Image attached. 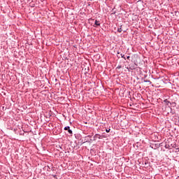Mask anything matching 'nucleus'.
I'll list each match as a JSON object with an SVG mask.
<instances>
[{"mask_svg":"<svg viewBox=\"0 0 179 179\" xmlns=\"http://www.w3.org/2000/svg\"><path fill=\"white\" fill-rule=\"evenodd\" d=\"M117 31L119 33H122V31H125V29H124V28L122 27V25H121L120 27L117 29Z\"/></svg>","mask_w":179,"mask_h":179,"instance_id":"1","label":"nucleus"},{"mask_svg":"<svg viewBox=\"0 0 179 179\" xmlns=\"http://www.w3.org/2000/svg\"><path fill=\"white\" fill-rule=\"evenodd\" d=\"M106 132H110V129H106Z\"/></svg>","mask_w":179,"mask_h":179,"instance_id":"8","label":"nucleus"},{"mask_svg":"<svg viewBox=\"0 0 179 179\" xmlns=\"http://www.w3.org/2000/svg\"><path fill=\"white\" fill-rule=\"evenodd\" d=\"M129 58H131L130 56H127V59H129Z\"/></svg>","mask_w":179,"mask_h":179,"instance_id":"7","label":"nucleus"},{"mask_svg":"<svg viewBox=\"0 0 179 179\" xmlns=\"http://www.w3.org/2000/svg\"><path fill=\"white\" fill-rule=\"evenodd\" d=\"M97 138H98V139H100V135L96 134V135L94 136V139H97Z\"/></svg>","mask_w":179,"mask_h":179,"instance_id":"3","label":"nucleus"},{"mask_svg":"<svg viewBox=\"0 0 179 179\" xmlns=\"http://www.w3.org/2000/svg\"><path fill=\"white\" fill-rule=\"evenodd\" d=\"M94 24H95L94 27H97V26H100V21L95 20Z\"/></svg>","mask_w":179,"mask_h":179,"instance_id":"2","label":"nucleus"},{"mask_svg":"<svg viewBox=\"0 0 179 179\" xmlns=\"http://www.w3.org/2000/svg\"><path fill=\"white\" fill-rule=\"evenodd\" d=\"M68 132H69V134H70L71 135H72V130H71V129H69L68 130Z\"/></svg>","mask_w":179,"mask_h":179,"instance_id":"5","label":"nucleus"},{"mask_svg":"<svg viewBox=\"0 0 179 179\" xmlns=\"http://www.w3.org/2000/svg\"><path fill=\"white\" fill-rule=\"evenodd\" d=\"M69 129V127H66L65 128H64V131H68Z\"/></svg>","mask_w":179,"mask_h":179,"instance_id":"6","label":"nucleus"},{"mask_svg":"<svg viewBox=\"0 0 179 179\" xmlns=\"http://www.w3.org/2000/svg\"><path fill=\"white\" fill-rule=\"evenodd\" d=\"M164 101H165L166 106H169V104H170V101H169L167 99H166Z\"/></svg>","mask_w":179,"mask_h":179,"instance_id":"4","label":"nucleus"}]
</instances>
